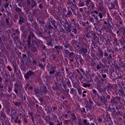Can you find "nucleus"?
<instances>
[{
	"label": "nucleus",
	"instance_id": "nucleus-18",
	"mask_svg": "<svg viewBox=\"0 0 125 125\" xmlns=\"http://www.w3.org/2000/svg\"><path fill=\"white\" fill-rule=\"evenodd\" d=\"M31 119H32V121L33 122H34V118H33V117H32Z\"/></svg>",
	"mask_w": 125,
	"mask_h": 125
},
{
	"label": "nucleus",
	"instance_id": "nucleus-26",
	"mask_svg": "<svg viewBox=\"0 0 125 125\" xmlns=\"http://www.w3.org/2000/svg\"><path fill=\"white\" fill-rule=\"evenodd\" d=\"M2 15L1 13H0V16H1Z\"/></svg>",
	"mask_w": 125,
	"mask_h": 125
},
{
	"label": "nucleus",
	"instance_id": "nucleus-5",
	"mask_svg": "<svg viewBox=\"0 0 125 125\" xmlns=\"http://www.w3.org/2000/svg\"><path fill=\"white\" fill-rule=\"evenodd\" d=\"M99 16L101 19H102V18H103V14H102V13H99Z\"/></svg>",
	"mask_w": 125,
	"mask_h": 125
},
{
	"label": "nucleus",
	"instance_id": "nucleus-8",
	"mask_svg": "<svg viewBox=\"0 0 125 125\" xmlns=\"http://www.w3.org/2000/svg\"><path fill=\"white\" fill-rule=\"evenodd\" d=\"M55 48H56V49H60V47H59V46H55L54 47Z\"/></svg>",
	"mask_w": 125,
	"mask_h": 125
},
{
	"label": "nucleus",
	"instance_id": "nucleus-1",
	"mask_svg": "<svg viewBox=\"0 0 125 125\" xmlns=\"http://www.w3.org/2000/svg\"><path fill=\"white\" fill-rule=\"evenodd\" d=\"M34 74V72H33L31 71H29L28 72H27L24 75L25 80H29L30 77H31V76H33Z\"/></svg>",
	"mask_w": 125,
	"mask_h": 125
},
{
	"label": "nucleus",
	"instance_id": "nucleus-17",
	"mask_svg": "<svg viewBox=\"0 0 125 125\" xmlns=\"http://www.w3.org/2000/svg\"><path fill=\"white\" fill-rule=\"evenodd\" d=\"M40 8H42V5H40Z\"/></svg>",
	"mask_w": 125,
	"mask_h": 125
},
{
	"label": "nucleus",
	"instance_id": "nucleus-11",
	"mask_svg": "<svg viewBox=\"0 0 125 125\" xmlns=\"http://www.w3.org/2000/svg\"><path fill=\"white\" fill-rule=\"evenodd\" d=\"M106 77H107V75H106V74H103V78H106Z\"/></svg>",
	"mask_w": 125,
	"mask_h": 125
},
{
	"label": "nucleus",
	"instance_id": "nucleus-27",
	"mask_svg": "<svg viewBox=\"0 0 125 125\" xmlns=\"http://www.w3.org/2000/svg\"><path fill=\"white\" fill-rule=\"evenodd\" d=\"M17 1H19V0H17Z\"/></svg>",
	"mask_w": 125,
	"mask_h": 125
},
{
	"label": "nucleus",
	"instance_id": "nucleus-2",
	"mask_svg": "<svg viewBox=\"0 0 125 125\" xmlns=\"http://www.w3.org/2000/svg\"><path fill=\"white\" fill-rule=\"evenodd\" d=\"M92 92H93V93H95V96H99L98 94L96 93L97 92V91H96V90L93 89L92 90Z\"/></svg>",
	"mask_w": 125,
	"mask_h": 125
},
{
	"label": "nucleus",
	"instance_id": "nucleus-3",
	"mask_svg": "<svg viewBox=\"0 0 125 125\" xmlns=\"http://www.w3.org/2000/svg\"><path fill=\"white\" fill-rule=\"evenodd\" d=\"M82 51L83 53H86L87 52V49L86 48H83Z\"/></svg>",
	"mask_w": 125,
	"mask_h": 125
},
{
	"label": "nucleus",
	"instance_id": "nucleus-13",
	"mask_svg": "<svg viewBox=\"0 0 125 125\" xmlns=\"http://www.w3.org/2000/svg\"><path fill=\"white\" fill-rule=\"evenodd\" d=\"M94 18L96 19V20H98V18H97V16L94 17Z\"/></svg>",
	"mask_w": 125,
	"mask_h": 125
},
{
	"label": "nucleus",
	"instance_id": "nucleus-22",
	"mask_svg": "<svg viewBox=\"0 0 125 125\" xmlns=\"http://www.w3.org/2000/svg\"><path fill=\"white\" fill-rule=\"evenodd\" d=\"M104 24H105V25L107 24V22L104 21Z\"/></svg>",
	"mask_w": 125,
	"mask_h": 125
},
{
	"label": "nucleus",
	"instance_id": "nucleus-9",
	"mask_svg": "<svg viewBox=\"0 0 125 125\" xmlns=\"http://www.w3.org/2000/svg\"><path fill=\"white\" fill-rule=\"evenodd\" d=\"M7 69H8L9 71H11V68L10 67V66H7Z\"/></svg>",
	"mask_w": 125,
	"mask_h": 125
},
{
	"label": "nucleus",
	"instance_id": "nucleus-23",
	"mask_svg": "<svg viewBox=\"0 0 125 125\" xmlns=\"http://www.w3.org/2000/svg\"><path fill=\"white\" fill-rule=\"evenodd\" d=\"M0 109H1V105L0 104Z\"/></svg>",
	"mask_w": 125,
	"mask_h": 125
},
{
	"label": "nucleus",
	"instance_id": "nucleus-10",
	"mask_svg": "<svg viewBox=\"0 0 125 125\" xmlns=\"http://www.w3.org/2000/svg\"><path fill=\"white\" fill-rule=\"evenodd\" d=\"M54 72H55L54 70L51 71L49 72L50 74H53L54 73Z\"/></svg>",
	"mask_w": 125,
	"mask_h": 125
},
{
	"label": "nucleus",
	"instance_id": "nucleus-19",
	"mask_svg": "<svg viewBox=\"0 0 125 125\" xmlns=\"http://www.w3.org/2000/svg\"><path fill=\"white\" fill-rule=\"evenodd\" d=\"M86 92V91H84L83 92V93H85Z\"/></svg>",
	"mask_w": 125,
	"mask_h": 125
},
{
	"label": "nucleus",
	"instance_id": "nucleus-21",
	"mask_svg": "<svg viewBox=\"0 0 125 125\" xmlns=\"http://www.w3.org/2000/svg\"><path fill=\"white\" fill-rule=\"evenodd\" d=\"M91 125H95L93 123H91Z\"/></svg>",
	"mask_w": 125,
	"mask_h": 125
},
{
	"label": "nucleus",
	"instance_id": "nucleus-30",
	"mask_svg": "<svg viewBox=\"0 0 125 125\" xmlns=\"http://www.w3.org/2000/svg\"><path fill=\"white\" fill-rule=\"evenodd\" d=\"M108 98H110V97H108Z\"/></svg>",
	"mask_w": 125,
	"mask_h": 125
},
{
	"label": "nucleus",
	"instance_id": "nucleus-25",
	"mask_svg": "<svg viewBox=\"0 0 125 125\" xmlns=\"http://www.w3.org/2000/svg\"><path fill=\"white\" fill-rule=\"evenodd\" d=\"M15 92H16V93H17V91L15 90Z\"/></svg>",
	"mask_w": 125,
	"mask_h": 125
},
{
	"label": "nucleus",
	"instance_id": "nucleus-6",
	"mask_svg": "<svg viewBox=\"0 0 125 125\" xmlns=\"http://www.w3.org/2000/svg\"><path fill=\"white\" fill-rule=\"evenodd\" d=\"M23 19H22V18H20L19 19V23L20 24H22V23H23Z\"/></svg>",
	"mask_w": 125,
	"mask_h": 125
},
{
	"label": "nucleus",
	"instance_id": "nucleus-14",
	"mask_svg": "<svg viewBox=\"0 0 125 125\" xmlns=\"http://www.w3.org/2000/svg\"><path fill=\"white\" fill-rule=\"evenodd\" d=\"M94 13H96V14H98V11H94Z\"/></svg>",
	"mask_w": 125,
	"mask_h": 125
},
{
	"label": "nucleus",
	"instance_id": "nucleus-12",
	"mask_svg": "<svg viewBox=\"0 0 125 125\" xmlns=\"http://www.w3.org/2000/svg\"><path fill=\"white\" fill-rule=\"evenodd\" d=\"M97 69L98 70H100L101 68H100V67L99 66V65H97Z\"/></svg>",
	"mask_w": 125,
	"mask_h": 125
},
{
	"label": "nucleus",
	"instance_id": "nucleus-4",
	"mask_svg": "<svg viewBox=\"0 0 125 125\" xmlns=\"http://www.w3.org/2000/svg\"><path fill=\"white\" fill-rule=\"evenodd\" d=\"M83 123L84 125H89V123H88L86 120H83Z\"/></svg>",
	"mask_w": 125,
	"mask_h": 125
},
{
	"label": "nucleus",
	"instance_id": "nucleus-16",
	"mask_svg": "<svg viewBox=\"0 0 125 125\" xmlns=\"http://www.w3.org/2000/svg\"><path fill=\"white\" fill-rule=\"evenodd\" d=\"M83 97H85V96H86V95L84 94H83Z\"/></svg>",
	"mask_w": 125,
	"mask_h": 125
},
{
	"label": "nucleus",
	"instance_id": "nucleus-15",
	"mask_svg": "<svg viewBox=\"0 0 125 125\" xmlns=\"http://www.w3.org/2000/svg\"><path fill=\"white\" fill-rule=\"evenodd\" d=\"M49 125H53V123L52 122H49Z\"/></svg>",
	"mask_w": 125,
	"mask_h": 125
},
{
	"label": "nucleus",
	"instance_id": "nucleus-24",
	"mask_svg": "<svg viewBox=\"0 0 125 125\" xmlns=\"http://www.w3.org/2000/svg\"><path fill=\"white\" fill-rule=\"evenodd\" d=\"M85 84H83L84 87H85Z\"/></svg>",
	"mask_w": 125,
	"mask_h": 125
},
{
	"label": "nucleus",
	"instance_id": "nucleus-20",
	"mask_svg": "<svg viewBox=\"0 0 125 125\" xmlns=\"http://www.w3.org/2000/svg\"><path fill=\"white\" fill-rule=\"evenodd\" d=\"M53 110H56V107H54Z\"/></svg>",
	"mask_w": 125,
	"mask_h": 125
},
{
	"label": "nucleus",
	"instance_id": "nucleus-7",
	"mask_svg": "<svg viewBox=\"0 0 125 125\" xmlns=\"http://www.w3.org/2000/svg\"><path fill=\"white\" fill-rule=\"evenodd\" d=\"M78 93H79V94H82V89H78Z\"/></svg>",
	"mask_w": 125,
	"mask_h": 125
},
{
	"label": "nucleus",
	"instance_id": "nucleus-28",
	"mask_svg": "<svg viewBox=\"0 0 125 125\" xmlns=\"http://www.w3.org/2000/svg\"><path fill=\"white\" fill-rule=\"evenodd\" d=\"M29 39H30V37H29Z\"/></svg>",
	"mask_w": 125,
	"mask_h": 125
},
{
	"label": "nucleus",
	"instance_id": "nucleus-29",
	"mask_svg": "<svg viewBox=\"0 0 125 125\" xmlns=\"http://www.w3.org/2000/svg\"><path fill=\"white\" fill-rule=\"evenodd\" d=\"M69 13H71V12H70Z\"/></svg>",
	"mask_w": 125,
	"mask_h": 125
}]
</instances>
